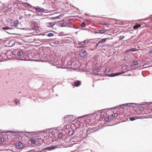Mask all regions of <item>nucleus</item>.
Listing matches in <instances>:
<instances>
[{
	"label": "nucleus",
	"instance_id": "obj_1",
	"mask_svg": "<svg viewBox=\"0 0 152 152\" xmlns=\"http://www.w3.org/2000/svg\"><path fill=\"white\" fill-rule=\"evenodd\" d=\"M15 145L16 147L18 149H21L23 146V143L20 141L17 142Z\"/></svg>",
	"mask_w": 152,
	"mask_h": 152
},
{
	"label": "nucleus",
	"instance_id": "obj_2",
	"mask_svg": "<svg viewBox=\"0 0 152 152\" xmlns=\"http://www.w3.org/2000/svg\"><path fill=\"white\" fill-rule=\"evenodd\" d=\"M79 54L80 57H84L86 55L87 52L84 50H81L79 52Z\"/></svg>",
	"mask_w": 152,
	"mask_h": 152
},
{
	"label": "nucleus",
	"instance_id": "obj_3",
	"mask_svg": "<svg viewBox=\"0 0 152 152\" xmlns=\"http://www.w3.org/2000/svg\"><path fill=\"white\" fill-rule=\"evenodd\" d=\"M34 8L38 12H43L44 11V9L42 7H34Z\"/></svg>",
	"mask_w": 152,
	"mask_h": 152
},
{
	"label": "nucleus",
	"instance_id": "obj_4",
	"mask_svg": "<svg viewBox=\"0 0 152 152\" xmlns=\"http://www.w3.org/2000/svg\"><path fill=\"white\" fill-rule=\"evenodd\" d=\"M81 84V81L79 80H76L75 81L73 84L72 85L73 86L78 87L80 86Z\"/></svg>",
	"mask_w": 152,
	"mask_h": 152
},
{
	"label": "nucleus",
	"instance_id": "obj_5",
	"mask_svg": "<svg viewBox=\"0 0 152 152\" xmlns=\"http://www.w3.org/2000/svg\"><path fill=\"white\" fill-rule=\"evenodd\" d=\"M88 41L87 40H85L84 41L80 42L79 41L78 42V44L79 45H83L85 44H88Z\"/></svg>",
	"mask_w": 152,
	"mask_h": 152
},
{
	"label": "nucleus",
	"instance_id": "obj_6",
	"mask_svg": "<svg viewBox=\"0 0 152 152\" xmlns=\"http://www.w3.org/2000/svg\"><path fill=\"white\" fill-rule=\"evenodd\" d=\"M66 25V23L64 21H60L59 23V26L61 27L65 26Z\"/></svg>",
	"mask_w": 152,
	"mask_h": 152
},
{
	"label": "nucleus",
	"instance_id": "obj_7",
	"mask_svg": "<svg viewBox=\"0 0 152 152\" xmlns=\"http://www.w3.org/2000/svg\"><path fill=\"white\" fill-rule=\"evenodd\" d=\"M55 24V23L54 22H48L46 23V25L48 27H52Z\"/></svg>",
	"mask_w": 152,
	"mask_h": 152
},
{
	"label": "nucleus",
	"instance_id": "obj_8",
	"mask_svg": "<svg viewBox=\"0 0 152 152\" xmlns=\"http://www.w3.org/2000/svg\"><path fill=\"white\" fill-rule=\"evenodd\" d=\"M2 29L3 30H14L13 28L10 27L8 26H6L3 27Z\"/></svg>",
	"mask_w": 152,
	"mask_h": 152
},
{
	"label": "nucleus",
	"instance_id": "obj_9",
	"mask_svg": "<svg viewBox=\"0 0 152 152\" xmlns=\"http://www.w3.org/2000/svg\"><path fill=\"white\" fill-rule=\"evenodd\" d=\"M29 142L30 143L34 144L36 145V141L35 139H31L29 140Z\"/></svg>",
	"mask_w": 152,
	"mask_h": 152
},
{
	"label": "nucleus",
	"instance_id": "obj_10",
	"mask_svg": "<svg viewBox=\"0 0 152 152\" xmlns=\"http://www.w3.org/2000/svg\"><path fill=\"white\" fill-rule=\"evenodd\" d=\"M23 6L26 7H32L30 4L28 3L23 2Z\"/></svg>",
	"mask_w": 152,
	"mask_h": 152
},
{
	"label": "nucleus",
	"instance_id": "obj_11",
	"mask_svg": "<svg viewBox=\"0 0 152 152\" xmlns=\"http://www.w3.org/2000/svg\"><path fill=\"white\" fill-rule=\"evenodd\" d=\"M141 26V25L140 24H137L133 26V28H134V29H136L137 28H140Z\"/></svg>",
	"mask_w": 152,
	"mask_h": 152
},
{
	"label": "nucleus",
	"instance_id": "obj_12",
	"mask_svg": "<svg viewBox=\"0 0 152 152\" xmlns=\"http://www.w3.org/2000/svg\"><path fill=\"white\" fill-rule=\"evenodd\" d=\"M23 52L22 51L20 50L18 51L17 55L18 56L21 57L23 54Z\"/></svg>",
	"mask_w": 152,
	"mask_h": 152
},
{
	"label": "nucleus",
	"instance_id": "obj_13",
	"mask_svg": "<svg viewBox=\"0 0 152 152\" xmlns=\"http://www.w3.org/2000/svg\"><path fill=\"white\" fill-rule=\"evenodd\" d=\"M19 24V22L18 20H16L14 22V26L15 27H17L18 26Z\"/></svg>",
	"mask_w": 152,
	"mask_h": 152
},
{
	"label": "nucleus",
	"instance_id": "obj_14",
	"mask_svg": "<svg viewBox=\"0 0 152 152\" xmlns=\"http://www.w3.org/2000/svg\"><path fill=\"white\" fill-rule=\"evenodd\" d=\"M74 130H70L69 131L68 133V135L69 136H71L73 135L74 134Z\"/></svg>",
	"mask_w": 152,
	"mask_h": 152
},
{
	"label": "nucleus",
	"instance_id": "obj_15",
	"mask_svg": "<svg viewBox=\"0 0 152 152\" xmlns=\"http://www.w3.org/2000/svg\"><path fill=\"white\" fill-rule=\"evenodd\" d=\"M107 39H102L101 41L99 42V43H102L105 42Z\"/></svg>",
	"mask_w": 152,
	"mask_h": 152
},
{
	"label": "nucleus",
	"instance_id": "obj_16",
	"mask_svg": "<svg viewBox=\"0 0 152 152\" xmlns=\"http://www.w3.org/2000/svg\"><path fill=\"white\" fill-rule=\"evenodd\" d=\"M138 62L137 61H134L132 62L133 66H134L137 64Z\"/></svg>",
	"mask_w": 152,
	"mask_h": 152
},
{
	"label": "nucleus",
	"instance_id": "obj_17",
	"mask_svg": "<svg viewBox=\"0 0 152 152\" xmlns=\"http://www.w3.org/2000/svg\"><path fill=\"white\" fill-rule=\"evenodd\" d=\"M7 33L8 34H17L15 33L14 32H12V31H6Z\"/></svg>",
	"mask_w": 152,
	"mask_h": 152
},
{
	"label": "nucleus",
	"instance_id": "obj_18",
	"mask_svg": "<svg viewBox=\"0 0 152 152\" xmlns=\"http://www.w3.org/2000/svg\"><path fill=\"white\" fill-rule=\"evenodd\" d=\"M62 16L61 15H59V16H58L57 17H52V18L53 19H58V18H60V17H62Z\"/></svg>",
	"mask_w": 152,
	"mask_h": 152
},
{
	"label": "nucleus",
	"instance_id": "obj_19",
	"mask_svg": "<svg viewBox=\"0 0 152 152\" xmlns=\"http://www.w3.org/2000/svg\"><path fill=\"white\" fill-rule=\"evenodd\" d=\"M86 26V23L85 22H82L80 25V26L82 27H85Z\"/></svg>",
	"mask_w": 152,
	"mask_h": 152
},
{
	"label": "nucleus",
	"instance_id": "obj_20",
	"mask_svg": "<svg viewBox=\"0 0 152 152\" xmlns=\"http://www.w3.org/2000/svg\"><path fill=\"white\" fill-rule=\"evenodd\" d=\"M137 50V49L135 48H132L129 50V51H135Z\"/></svg>",
	"mask_w": 152,
	"mask_h": 152
},
{
	"label": "nucleus",
	"instance_id": "obj_21",
	"mask_svg": "<svg viewBox=\"0 0 152 152\" xmlns=\"http://www.w3.org/2000/svg\"><path fill=\"white\" fill-rule=\"evenodd\" d=\"M118 115L117 113H115L112 115V117L113 118H115L117 117Z\"/></svg>",
	"mask_w": 152,
	"mask_h": 152
},
{
	"label": "nucleus",
	"instance_id": "obj_22",
	"mask_svg": "<svg viewBox=\"0 0 152 152\" xmlns=\"http://www.w3.org/2000/svg\"><path fill=\"white\" fill-rule=\"evenodd\" d=\"M105 30H99L98 31V33L101 34H103L105 33Z\"/></svg>",
	"mask_w": 152,
	"mask_h": 152
},
{
	"label": "nucleus",
	"instance_id": "obj_23",
	"mask_svg": "<svg viewBox=\"0 0 152 152\" xmlns=\"http://www.w3.org/2000/svg\"><path fill=\"white\" fill-rule=\"evenodd\" d=\"M110 120V118L107 117H106L105 118V120L106 122H108Z\"/></svg>",
	"mask_w": 152,
	"mask_h": 152
},
{
	"label": "nucleus",
	"instance_id": "obj_24",
	"mask_svg": "<svg viewBox=\"0 0 152 152\" xmlns=\"http://www.w3.org/2000/svg\"><path fill=\"white\" fill-rule=\"evenodd\" d=\"M58 148V147L57 146H52V147H50V150H52V149H56V148Z\"/></svg>",
	"mask_w": 152,
	"mask_h": 152
},
{
	"label": "nucleus",
	"instance_id": "obj_25",
	"mask_svg": "<svg viewBox=\"0 0 152 152\" xmlns=\"http://www.w3.org/2000/svg\"><path fill=\"white\" fill-rule=\"evenodd\" d=\"M123 73H124L123 72H122V73L118 72V73H116L115 74H114V75H113L112 76H116V75H119L121 74H123Z\"/></svg>",
	"mask_w": 152,
	"mask_h": 152
},
{
	"label": "nucleus",
	"instance_id": "obj_26",
	"mask_svg": "<svg viewBox=\"0 0 152 152\" xmlns=\"http://www.w3.org/2000/svg\"><path fill=\"white\" fill-rule=\"evenodd\" d=\"M127 68V66L126 65H124L122 66V69L123 70H126Z\"/></svg>",
	"mask_w": 152,
	"mask_h": 152
},
{
	"label": "nucleus",
	"instance_id": "obj_27",
	"mask_svg": "<svg viewBox=\"0 0 152 152\" xmlns=\"http://www.w3.org/2000/svg\"><path fill=\"white\" fill-rule=\"evenodd\" d=\"M110 72V69L109 68H106L104 71L105 72L108 73Z\"/></svg>",
	"mask_w": 152,
	"mask_h": 152
},
{
	"label": "nucleus",
	"instance_id": "obj_28",
	"mask_svg": "<svg viewBox=\"0 0 152 152\" xmlns=\"http://www.w3.org/2000/svg\"><path fill=\"white\" fill-rule=\"evenodd\" d=\"M63 134L61 133H59L58 135V137L59 138H61L62 137Z\"/></svg>",
	"mask_w": 152,
	"mask_h": 152
},
{
	"label": "nucleus",
	"instance_id": "obj_29",
	"mask_svg": "<svg viewBox=\"0 0 152 152\" xmlns=\"http://www.w3.org/2000/svg\"><path fill=\"white\" fill-rule=\"evenodd\" d=\"M4 141V139L3 137H0V142H3Z\"/></svg>",
	"mask_w": 152,
	"mask_h": 152
},
{
	"label": "nucleus",
	"instance_id": "obj_30",
	"mask_svg": "<svg viewBox=\"0 0 152 152\" xmlns=\"http://www.w3.org/2000/svg\"><path fill=\"white\" fill-rule=\"evenodd\" d=\"M53 33H49L48 34V36L50 37L53 36Z\"/></svg>",
	"mask_w": 152,
	"mask_h": 152
},
{
	"label": "nucleus",
	"instance_id": "obj_31",
	"mask_svg": "<svg viewBox=\"0 0 152 152\" xmlns=\"http://www.w3.org/2000/svg\"><path fill=\"white\" fill-rule=\"evenodd\" d=\"M105 23H104V22H100L99 23V24L100 25H104L105 24Z\"/></svg>",
	"mask_w": 152,
	"mask_h": 152
},
{
	"label": "nucleus",
	"instance_id": "obj_32",
	"mask_svg": "<svg viewBox=\"0 0 152 152\" xmlns=\"http://www.w3.org/2000/svg\"><path fill=\"white\" fill-rule=\"evenodd\" d=\"M129 119L131 121L134 120L135 119L134 117H131L129 118Z\"/></svg>",
	"mask_w": 152,
	"mask_h": 152
},
{
	"label": "nucleus",
	"instance_id": "obj_33",
	"mask_svg": "<svg viewBox=\"0 0 152 152\" xmlns=\"http://www.w3.org/2000/svg\"><path fill=\"white\" fill-rule=\"evenodd\" d=\"M145 109V107H140V109L141 110H143Z\"/></svg>",
	"mask_w": 152,
	"mask_h": 152
},
{
	"label": "nucleus",
	"instance_id": "obj_34",
	"mask_svg": "<svg viewBox=\"0 0 152 152\" xmlns=\"http://www.w3.org/2000/svg\"><path fill=\"white\" fill-rule=\"evenodd\" d=\"M118 24L120 25H122L124 24V23L123 22H120Z\"/></svg>",
	"mask_w": 152,
	"mask_h": 152
},
{
	"label": "nucleus",
	"instance_id": "obj_35",
	"mask_svg": "<svg viewBox=\"0 0 152 152\" xmlns=\"http://www.w3.org/2000/svg\"><path fill=\"white\" fill-rule=\"evenodd\" d=\"M99 42H98V43H97L96 44V46H95V48H97V47L98 46L99 44Z\"/></svg>",
	"mask_w": 152,
	"mask_h": 152
},
{
	"label": "nucleus",
	"instance_id": "obj_36",
	"mask_svg": "<svg viewBox=\"0 0 152 152\" xmlns=\"http://www.w3.org/2000/svg\"><path fill=\"white\" fill-rule=\"evenodd\" d=\"M104 26H105L106 27H108L109 26L108 24H107V23H105V24Z\"/></svg>",
	"mask_w": 152,
	"mask_h": 152
},
{
	"label": "nucleus",
	"instance_id": "obj_37",
	"mask_svg": "<svg viewBox=\"0 0 152 152\" xmlns=\"http://www.w3.org/2000/svg\"><path fill=\"white\" fill-rule=\"evenodd\" d=\"M149 53H152V50H150L149 51Z\"/></svg>",
	"mask_w": 152,
	"mask_h": 152
},
{
	"label": "nucleus",
	"instance_id": "obj_38",
	"mask_svg": "<svg viewBox=\"0 0 152 152\" xmlns=\"http://www.w3.org/2000/svg\"><path fill=\"white\" fill-rule=\"evenodd\" d=\"M81 47H78V48H81Z\"/></svg>",
	"mask_w": 152,
	"mask_h": 152
},
{
	"label": "nucleus",
	"instance_id": "obj_39",
	"mask_svg": "<svg viewBox=\"0 0 152 152\" xmlns=\"http://www.w3.org/2000/svg\"><path fill=\"white\" fill-rule=\"evenodd\" d=\"M15 103L16 104H17V102H15Z\"/></svg>",
	"mask_w": 152,
	"mask_h": 152
}]
</instances>
